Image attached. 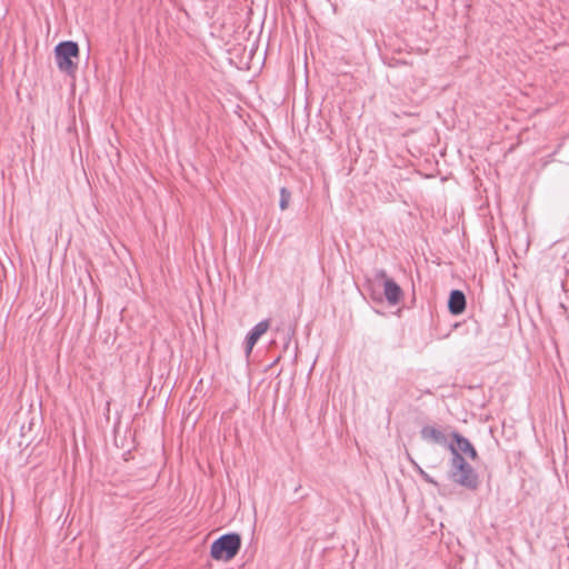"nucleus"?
Wrapping results in <instances>:
<instances>
[{
    "label": "nucleus",
    "instance_id": "13",
    "mask_svg": "<svg viewBox=\"0 0 569 569\" xmlns=\"http://www.w3.org/2000/svg\"><path fill=\"white\" fill-rule=\"evenodd\" d=\"M425 472H426V471H425L423 469H421L420 471H418V473L420 475V477H422V476L425 475Z\"/></svg>",
    "mask_w": 569,
    "mask_h": 569
},
{
    "label": "nucleus",
    "instance_id": "5",
    "mask_svg": "<svg viewBox=\"0 0 569 569\" xmlns=\"http://www.w3.org/2000/svg\"><path fill=\"white\" fill-rule=\"evenodd\" d=\"M420 436L427 442L448 448L449 438L439 427L432 425L423 426L420 430Z\"/></svg>",
    "mask_w": 569,
    "mask_h": 569
},
{
    "label": "nucleus",
    "instance_id": "1",
    "mask_svg": "<svg viewBox=\"0 0 569 569\" xmlns=\"http://www.w3.org/2000/svg\"><path fill=\"white\" fill-rule=\"evenodd\" d=\"M448 478L456 485L476 491L480 486L476 469L461 455L455 452L449 462Z\"/></svg>",
    "mask_w": 569,
    "mask_h": 569
},
{
    "label": "nucleus",
    "instance_id": "11",
    "mask_svg": "<svg viewBox=\"0 0 569 569\" xmlns=\"http://www.w3.org/2000/svg\"><path fill=\"white\" fill-rule=\"evenodd\" d=\"M421 478L430 485L438 486V482L427 472Z\"/></svg>",
    "mask_w": 569,
    "mask_h": 569
},
{
    "label": "nucleus",
    "instance_id": "12",
    "mask_svg": "<svg viewBox=\"0 0 569 569\" xmlns=\"http://www.w3.org/2000/svg\"><path fill=\"white\" fill-rule=\"evenodd\" d=\"M409 461L411 462L413 468L417 470V472L422 469L411 457H409Z\"/></svg>",
    "mask_w": 569,
    "mask_h": 569
},
{
    "label": "nucleus",
    "instance_id": "10",
    "mask_svg": "<svg viewBox=\"0 0 569 569\" xmlns=\"http://www.w3.org/2000/svg\"><path fill=\"white\" fill-rule=\"evenodd\" d=\"M375 278H376V280H381L382 282H385L386 278H389V277L387 276L386 270L378 269L375 271Z\"/></svg>",
    "mask_w": 569,
    "mask_h": 569
},
{
    "label": "nucleus",
    "instance_id": "8",
    "mask_svg": "<svg viewBox=\"0 0 569 569\" xmlns=\"http://www.w3.org/2000/svg\"><path fill=\"white\" fill-rule=\"evenodd\" d=\"M448 308L451 315L458 316L466 309V297L460 290H452L448 300Z\"/></svg>",
    "mask_w": 569,
    "mask_h": 569
},
{
    "label": "nucleus",
    "instance_id": "4",
    "mask_svg": "<svg viewBox=\"0 0 569 569\" xmlns=\"http://www.w3.org/2000/svg\"><path fill=\"white\" fill-rule=\"evenodd\" d=\"M451 438L453 442H449L448 445V449L451 453V457H455L456 451V453L461 456L465 455L469 457L471 460H476L478 458L477 450L466 437L455 431L451 433Z\"/></svg>",
    "mask_w": 569,
    "mask_h": 569
},
{
    "label": "nucleus",
    "instance_id": "7",
    "mask_svg": "<svg viewBox=\"0 0 569 569\" xmlns=\"http://www.w3.org/2000/svg\"><path fill=\"white\" fill-rule=\"evenodd\" d=\"M383 296L390 306H396L400 302L403 291L393 279L386 278L383 282Z\"/></svg>",
    "mask_w": 569,
    "mask_h": 569
},
{
    "label": "nucleus",
    "instance_id": "9",
    "mask_svg": "<svg viewBox=\"0 0 569 569\" xmlns=\"http://www.w3.org/2000/svg\"><path fill=\"white\" fill-rule=\"evenodd\" d=\"M290 199H291V192L284 187L281 188L280 189V201H279V207L281 210H286L289 207Z\"/></svg>",
    "mask_w": 569,
    "mask_h": 569
},
{
    "label": "nucleus",
    "instance_id": "6",
    "mask_svg": "<svg viewBox=\"0 0 569 569\" xmlns=\"http://www.w3.org/2000/svg\"><path fill=\"white\" fill-rule=\"evenodd\" d=\"M270 327L269 320L258 322L246 337V356L249 357L257 341L267 332Z\"/></svg>",
    "mask_w": 569,
    "mask_h": 569
},
{
    "label": "nucleus",
    "instance_id": "3",
    "mask_svg": "<svg viewBox=\"0 0 569 569\" xmlns=\"http://www.w3.org/2000/svg\"><path fill=\"white\" fill-rule=\"evenodd\" d=\"M56 62L60 71L74 74L77 64L72 61L79 57V46L74 41H62L54 48Z\"/></svg>",
    "mask_w": 569,
    "mask_h": 569
},
{
    "label": "nucleus",
    "instance_id": "2",
    "mask_svg": "<svg viewBox=\"0 0 569 569\" xmlns=\"http://www.w3.org/2000/svg\"><path fill=\"white\" fill-rule=\"evenodd\" d=\"M241 548V537L238 533H224L216 539L210 548L214 560L229 561L233 559Z\"/></svg>",
    "mask_w": 569,
    "mask_h": 569
}]
</instances>
